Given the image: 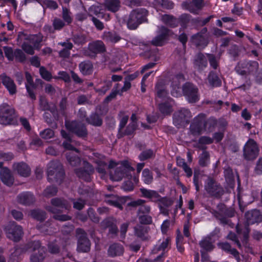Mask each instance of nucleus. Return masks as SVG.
<instances>
[{
	"label": "nucleus",
	"instance_id": "nucleus-41",
	"mask_svg": "<svg viewBox=\"0 0 262 262\" xmlns=\"http://www.w3.org/2000/svg\"><path fill=\"white\" fill-rule=\"evenodd\" d=\"M47 214L45 211L40 209L33 210L31 212L32 218L40 222H43L46 219Z\"/></svg>",
	"mask_w": 262,
	"mask_h": 262
},
{
	"label": "nucleus",
	"instance_id": "nucleus-34",
	"mask_svg": "<svg viewBox=\"0 0 262 262\" xmlns=\"http://www.w3.org/2000/svg\"><path fill=\"white\" fill-rule=\"evenodd\" d=\"M149 228L143 226L141 225H137L134 227V231L135 235L143 241L148 239L147 236Z\"/></svg>",
	"mask_w": 262,
	"mask_h": 262
},
{
	"label": "nucleus",
	"instance_id": "nucleus-64",
	"mask_svg": "<svg viewBox=\"0 0 262 262\" xmlns=\"http://www.w3.org/2000/svg\"><path fill=\"white\" fill-rule=\"evenodd\" d=\"M4 51L6 57L10 61H12L14 59V51L11 47H4Z\"/></svg>",
	"mask_w": 262,
	"mask_h": 262
},
{
	"label": "nucleus",
	"instance_id": "nucleus-30",
	"mask_svg": "<svg viewBox=\"0 0 262 262\" xmlns=\"http://www.w3.org/2000/svg\"><path fill=\"white\" fill-rule=\"evenodd\" d=\"M0 177L2 181L8 186L13 184L14 178L11 174L10 170L7 168H4L0 172Z\"/></svg>",
	"mask_w": 262,
	"mask_h": 262
},
{
	"label": "nucleus",
	"instance_id": "nucleus-1",
	"mask_svg": "<svg viewBox=\"0 0 262 262\" xmlns=\"http://www.w3.org/2000/svg\"><path fill=\"white\" fill-rule=\"evenodd\" d=\"M51 205L47 206L46 209L53 214V218L57 221L64 222L71 220V217L67 214H61V209L70 210L71 205L68 201L62 198H54L51 200Z\"/></svg>",
	"mask_w": 262,
	"mask_h": 262
},
{
	"label": "nucleus",
	"instance_id": "nucleus-25",
	"mask_svg": "<svg viewBox=\"0 0 262 262\" xmlns=\"http://www.w3.org/2000/svg\"><path fill=\"white\" fill-rule=\"evenodd\" d=\"M17 201L20 204L29 206L35 202V198L32 193L29 192H25L19 194L17 196Z\"/></svg>",
	"mask_w": 262,
	"mask_h": 262
},
{
	"label": "nucleus",
	"instance_id": "nucleus-46",
	"mask_svg": "<svg viewBox=\"0 0 262 262\" xmlns=\"http://www.w3.org/2000/svg\"><path fill=\"white\" fill-rule=\"evenodd\" d=\"M159 110L164 115H169L172 112L171 106L166 102L159 104Z\"/></svg>",
	"mask_w": 262,
	"mask_h": 262
},
{
	"label": "nucleus",
	"instance_id": "nucleus-21",
	"mask_svg": "<svg viewBox=\"0 0 262 262\" xmlns=\"http://www.w3.org/2000/svg\"><path fill=\"white\" fill-rule=\"evenodd\" d=\"M145 203V200L138 199L128 203L127 206L134 208L139 207L137 211L138 215L148 214L150 212V207L148 205H144Z\"/></svg>",
	"mask_w": 262,
	"mask_h": 262
},
{
	"label": "nucleus",
	"instance_id": "nucleus-29",
	"mask_svg": "<svg viewBox=\"0 0 262 262\" xmlns=\"http://www.w3.org/2000/svg\"><path fill=\"white\" fill-rule=\"evenodd\" d=\"M193 64L194 67L199 70H202L206 67L207 61L205 55L201 52L196 54L194 57Z\"/></svg>",
	"mask_w": 262,
	"mask_h": 262
},
{
	"label": "nucleus",
	"instance_id": "nucleus-18",
	"mask_svg": "<svg viewBox=\"0 0 262 262\" xmlns=\"http://www.w3.org/2000/svg\"><path fill=\"white\" fill-rule=\"evenodd\" d=\"M88 50L90 51V53H85V55L93 58H95L97 54L105 52L106 51V48L102 41L96 40L89 44Z\"/></svg>",
	"mask_w": 262,
	"mask_h": 262
},
{
	"label": "nucleus",
	"instance_id": "nucleus-27",
	"mask_svg": "<svg viewBox=\"0 0 262 262\" xmlns=\"http://www.w3.org/2000/svg\"><path fill=\"white\" fill-rule=\"evenodd\" d=\"M124 248L122 245L114 243L110 246L107 254L109 256L115 257L120 256L123 254Z\"/></svg>",
	"mask_w": 262,
	"mask_h": 262
},
{
	"label": "nucleus",
	"instance_id": "nucleus-47",
	"mask_svg": "<svg viewBox=\"0 0 262 262\" xmlns=\"http://www.w3.org/2000/svg\"><path fill=\"white\" fill-rule=\"evenodd\" d=\"M45 254L43 250H39L37 253H34L31 256V262H42L45 257Z\"/></svg>",
	"mask_w": 262,
	"mask_h": 262
},
{
	"label": "nucleus",
	"instance_id": "nucleus-55",
	"mask_svg": "<svg viewBox=\"0 0 262 262\" xmlns=\"http://www.w3.org/2000/svg\"><path fill=\"white\" fill-rule=\"evenodd\" d=\"M72 201L73 203V208L78 210H82L86 204V201L80 198L73 199Z\"/></svg>",
	"mask_w": 262,
	"mask_h": 262
},
{
	"label": "nucleus",
	"instance_id": "nucleus-50",
	"mask_svg": "<svg viewBox=\"0 0 262 262\" xmlns=\"http://www.w3.org/2000/svg\"><path fill=\"white\" fill-rule=\"evenodd\" d=\"M68 105V100L66 97H63L59 103V111L60 114L67 117L66 110Z\"/></svg>",
	"mask_w": 262,
	"mask_h": 262
},
{
	"label": "nucleus",
	"instance_id": "nucleus-48",
	"mask_svg": "<svg viewBox=\"0 0 262 262\" xmlns=\"http://www.w3.org/2000/svg\"><path fill=\"white\" fill-rule=\"evenodd\" d=\"M182 6L184 9L188 10L191 13L195 14H199L200 10L195 7V6L191 2L189 3L187 2H183Z\"/></svg>",
	"mask_w": 262,
	"mask_h": 262
},
{
	"label": "nucleus",
	"instance_id": "nucleus-6",
	"mask_svg": "<svg viewBox=\"0 0 262 262\" xmlns=\"http://www.w3.org/2000/svg\"><path fill=\"white\" fill-rule=\"evenodd\" d=\"M65 126L68 130L80 138H85L88 136L86 126L84 123L80 121L66 120Z\"/></svg>",
	"mask_w": 262,
	"mask_h": 262
},
{
	"label": "nucleus",
	"instance_id": "nucleus-51",
	"mask_svg": "<svg viewBox=\"0 0 262 262\" xmlns=\"http://www.w3.org/2000/svg\"><path fill=\"white\" fill-rule=\"evenodd\" d=\"M58 191L57 188L54 186L47 187L43 191V195L47 198H50L56 195Z\"/></svg>",
	"mask_w": 262,
	"mask_h": 262
},
{
	"label": "nucleus",
	"instance_id": "nucleus-37",
	"mask_svg": "<svg viewBox=\"0 0 262 262\" xmlns=\"http://www.w3.org/2000/svg\"><path fill=\"white\" fill-rule=\"evenodd\" d=\"M80 72L84 75H91L93 71V65L91 61L85 60L79 64Z\"/></svg>",
	"mask_w": 262,
	"mask_h": 262
},
{
	"label": "nucleus",
	"instance_id": "nucleus-13",
	"mask_svg": "<svg viewBox=\"0 0 262 262\" xmlns=\"http://www.w3.org/2000/svg\"><path fill=\"white\" fill-rule=\"evenodd\" d=\"M76 232L78 239L77 250L79 252H89L91 248V243L87 234L81 228L77 229Z\"/></svg>",
	"mask_w": 262,
	"mask_h": 262
},
{
	"label": "nucleus",
	"instance_id": "nucleus-56",
	"mask_svg": "<svg viewBox=\"0 0 262 262\" xmlns=\"http://www.w3.org/2000/svg\"><path fill=\"white\" fill-rule=\"evenodd\" d=\"M142 176L144 178L143 181L147 184H150L153 180L151 172L148 169H144L142 171Z\"/></svg>",
	"mask_w": 262,
	"mask_h": 262
},
{
	"label": "nucleus",
	"instance_id": "nucleus-33",
	"mask_svg": "<svg viewBox=\"0 0 262 262\" xmlns=\"http://www.w3.org/2000/svg\"><path fill=\"white\" fill-rule=\"evenodd\" d=\"M137 123L136 122H130L126 126L124 130H122L118 133V138L120 139L125 136H132L135 134L137 127Z\"/></svg>",
	"mask_w": 262,
	"mask_h": 262
},
{
	"label": "nucleus",
	"instance_id": "nucleus-32",
	"mask_svg": "<svg viewBox=\"0 0 262 262\" xmlns=\"http://www.w3.org/2000/svg\"><path fill=\"white\" fill-rule=\"evenodd\" d=\"M155 93L156 96L160 98H164L167 96L168 93L163 80H158L155 86Z\"/></svg>",
	"mask_w": 262,
	"mask_h": 262
},
{
	"label": "nucleus",
	"instance_id": "nucleus-63",
	"mask_svg": "<svg viewBox=\"0 0 262 262\" xmlns=\"http://www.w3.org/2000/svg\"><path fill=\"white\" fill-rule=\"evenodd\" d=\"M202 127H201L200 125H196V124L192 123L190 126V129L191 133L194 135H199L201 134Z\"/></svg>",
	"mask_w": 262,
	"mask_h": 262
},
{
	"label": "nucleus",
	"instance_id": "nucleus-15",
	"mask_svg": "<svg viewBox=\"0 0 262 262\" xmlns=\"http://www.w3.org/2000/svg\"><path fill=\"white\" fill-rule=\"evenodd\" d=\"M258 148L256 142L250 139L244 146L243 149V156L247 160H253L258 155Z\"/></svg>",
	"mask_w": 262,
	"mask_h": 262
},
{
	"label": "nucleus",
	"instance_id": "nucleus-57",
	"mask_svg": "<svg viewBox=\"0 0 262 262\" xmlns=\"http://www.w3.org/2000/svg\"><path fill=\"white\" fill-rule=\"evenodd\" d=\"M95 163L97 164V171L101 174H105L106 173L105 167L107 166V163L100 160H96Z\"/></svg>",
	"mask_w": 262,
	"mask_h": 262
},
{
	"label": "nucleus",
	"instance_id": "nucleus-17",
	"mask_svg": "<svg viewBox=\"0 0 262 262\" xmlns=\"http://www.w3.org/2000/svg\"><path fill=\"white\" fill-rule=\"evenodd\" d=\"M101 226L104 229H108V234L112 238L116 237L119 232L115 218L110 216L104 219L101 223Z\"/></svg>",
	"mask_w": 262,
	"mask_h": 262
},
{
	"label": "nucleus",
	"instance_id": "nucleus-40",
	"mask_svg": "<svg viewBox=\"0 0 262 262\" xmlns=\"http://www.w3.org/2000/svg\"><path fill=\"white\" fill-rule=\"evenodd\" d=\"M224 173L226 182L230 187L233 188L234 186L235 181L232 169L229 167L225 169Z\"/></svg>",
	"mask_w": 262,
	"mask_h": 262
},
{
	"label": "nucleus",
	"instance_id": "nucleus-10",
	"mask_svg": "<svg viewBox=\"0 0 262 262\" xmlns=\"http://www.w3.org/2000/svg\"><path fill=\"white\" fill-rule=\"evenodd\" d=\"M5 231L7 237L16 242L20 241L23 234L22 227L14 222H9L5 227Z\"/></svg>",
	"mask_w": 262,
	"mask_h": 262
},
{
	"label": "nucleus",
	"instance_id": "nucleus-20",
	"mask_svg": "<svg viewBox=\"0 0 262 262\" xmlns=\"http://www.w3.org/2000/svg\"><path fill=\"white\" fill-rule=\"evenodd\" d=\"M245 217L248 225L262 222V214L258 209L249 210L245 213Z\"/></svg>",
	"mask_w": 262,
	"mask_h": 262
},
{
	"label": "nucleus",
	"instance_id": "nucleus-44",
	"mask_svg": "<svg viewBox=\"0 0 262 262\" xmlns=\"http://www.w3.org/2000/svg\"><path fill=\"white\" fill-rule=\"evenodd\" d=\"M101 6H92L90 8V11L93 13L94 14L96 15L98 18H105L107 19L110 17L109 14H104L101 12Z\"/></svg>",
	"mask_w": 262,
	"mask_h": 262
},
{
	"label": "nucleus",
	"instance_id": "nucleus-53",
	"mask_svg": "<svg viewBox=\"0 0 262 262\" xmlns=\"http://www.w3.org/2000/svg\"><path fill=\"white\" fill-rule=\"evenodd\" d=\"M14 58L15 57L16 60L20 62H24L26 60V56L23 51L19 49L15 50L14 51Z\"/></svg>",
	"mask_w": 262,
	"mask_h": 262
},
{
	"label": "nucleus",
	"instance_id": "nucleus-5",
	"mask_svg": "<svg viewBox=\"0 0 262 262\" xmlns=\"http://www.w3.org/2000/svg\"><path fill=\"white\" fill-rule=\"evenodd\" d=\"M204 189L209 196L217 199L221 198L225 192L221 184L211 176H208L205 180Z\"/></svg>",
	"mask_w": 262,
	"mask_h": 262
},
{
	"label": "nucleus",
	"instance_id": "nucleus-38",
	"mask_svg": "<svg viewBox=\"0 0 262 262\" xmlns=\"http://www.w3.org/2000/svg\"><path fill=\"white\" fill-rule=\"evenodd\" d=\"M140 191L143 197L150 199L151 201L157 202V199L160 198V194L155 190H148L145 188H140Z\"/></svg>",
	"mask_w": 262,
	"mask_h": 262
},
{
	"label": "nucleus",
	"instance_id": "nucleus-31",
	"mask_svg": "<svg viewBox=\"0 0 262 262\" xmlns=\"http://www.w3.org/2000/svg\"><path fill=\"white\" fill-rule=\"evenodd\" d=\"M191 41L197 47L204 48L208 43L206 35H202L198 33L191 36Z\"/></svg>",
	"mask_w": 262,
	"mask_h": 262
},
{
	"label": "nucleus",
	"instance_id": "nucleus-9",
	"mask_svg": "<svg viewBox=\"0 0 262 262\" xmlns=\"http://www.w3.org/2000/svg\"><path fill=\"white\" fill-rule=\"evenodd\" d=\"M258 67V63L256 61H244L242 63L238 62L235 70L238 74L244 76L256 73Z\"/></svg>",
	"mask_w": 262,
	"mask_h": 262
},
{
	"label": "nucleus",
	"instance_id": "nucleus-54",
	"mask_svg": "<svg viewBox=\"0 0 262 262\" xmlns=\"http://www.w3.org/2000/svg\"><path fill=\"white\" fill-rule=\"evenodd\" d=\"M154 155V151L152 149H149L143 151L139 156L140 161H145L151 158Z\"/></svg>",
	"mask_w": 262,
	"mask_h": 262
},
{
	"label": "nucleus",
	"instance_id": "nucleus-8",
	"mask_svg": "<svg viewBox=\"0 0 262 262\" xmlns=\"http://www.w3.org/2000/svg\"><path fill=\"white\" fill-rule=\"evenodd\" d=\"M133 170L127 161H123L121 165L115 169L114 173L111 174V178L115 181H119L125 177L131 179L132 176L130 172Z\"/></svg>",
	"mask_w": 262,
	"mask_h": 262
},
{
	"label": "nucleus",
	"instance_id": "nucleus-58",
	"mask_svg": "<svg viewBox=\"0 0 262 262\" xmlns=\"http://www.w3.org/2000/svg\"><path fill=\"white\" fill-rule=\"evenodd\" d=\"M88 215L90 220L95 223H98L100 221V218L98 216L92 208H89L87 210Z\"/></svg>",
	"mask_w": 262,
	"mask_h": 262
},
{
	"label": "nucleus",
	"instance_id": "nucleus-2",
	"mask_svg": "<svg viewBox=\"0 0 262 262\" xmlns=\"http://www.w3.org/2000/svg\"><path fill=\"white\" fill-rule=\"evenodd\" d=\"M217 210H212L211 212L219 223L225 226L228 225L233 227L234 224L229 218L235 216V211L233 208H227L223 204L219 203L217 206Z\"/></svg>",
	"mask_w": 262,
	"mask_h": 262
},
{
	"label": "nucleus",
	"instance_id": "nucleus-7",
	"mask_svg": "<svg viewBox=\"0 0 262 262\" xmlns=\"http://www.w3.org/2000/svg\"><path fill=\"white\" fill-rule=\"evenodd\" d=\"M43 250L41 247V243L39 241H30L24 245L15 247L14 251L11 254V257L18 261V256L21 254L28 251L34 252L36 250Z\"/></svg>",
	"mask_w": 262,
	"mask_h": 262
},
{
	"label": "nucleus",
	"instance_id": "nucleus-26",
	"mask_svg": "<svg viewBox=\"0 0 262 262\" xmlns=\"http://www.w3.org/2000/svg\"><path fill=\"white\" fill-rule=\"evenodd\" d=\"M101 6H103L108 11L115 13L120 9L121 2L120 0H104Z\"/></svg>",
	"mask_w": 262,
	"mask_h": 262
},
{
	"label": "nucleus",
	"instance_id": "nucleus-36",
	"mask_svg": "<svg viewBox=\"0 0 262 262\" xmlns=\"http://www.w3.org/2000/svg\"><path fill=\"white\" fill-rule=\"evenodd\" d=\"M85 121L94 126H101L103 123L102 118L96 112L92 113L89 117L86 118Z\"/></svg>",
	"mask_w": 262,
	"mask_h": 262
},
{
	"label": "nucleus",
	"instance_id": "nucleus-39",
	"mask_svg": "<svg viewBox=\"0 0 262 262\" xmlns=\"http://www.w3.org/2000/svg\"><path fill=\"white\" fill-rule=\"evenodd\" d=\"M209 85L212 87H217L221 85V80L217 74L214 71H210L207 77Z\"/></svg>",
	"mask_w": 262,
	"mask_h": 262
},
{
	"label": "nucleus",
	"instance_id": "nucleus-35",
	"mask_svg": "<svg viewBox=\"0 0 262 262\" xmlns=\"http://www.w3.org/2000/svg\"><path fill=\"white\" fill-rule=\"evenodd\" d=\"M212 235H208L201 241L199 245L204 250L210 252L214 248V246L212 242Z\"/></svg>",
	"mask_w": 262,
	"mask_h": 262
},
{
	"label": "nucleus",
	"instance_id": "nucleus-28",
	"mask_svg": "<svg viewBox=\"0 0 262 262\" xmlns=\"http://www.w3.org/2000/svg\"><path fill=\"white\" fill-rule=\"evenodd\" d=\"M105 202L112 206L117 207L120 210L123 209L121 204V199L117 195L112 194H104Z\"/></svg>",
	"mask_w": 262,
	"mask_h": 262
},
{
	"label": "nucleus",
	"instance_id": "nucleus-52",
	"mask_svg": "<svg viewBox=\"0 0 262 262\" xmlns=\"http://www.w3.org/2000/svg\"><path fill=\"white\" fill-rule=\"evenodd\" d=\"M139 222L142 225H150L152 223V217L148 214L138 215Z\"/></svg>",
	"mask_w": 262,
	"mask_h": 262
},
{
	"label": "nucleus",
	"instance_id": "nucleus-42",
	"mask_svg": "<svg viewBox=\"0 0 262 262\" xmlns=\"http://www.w3.org/2000/svg\"><path fill=\"white\" fill-rule=\"evenodd\" d=\"M72 41L77 45H83L87 42L86 36L82 33H77L73 35Z\"/></svg>",
	"mask_w": 262,
	"mask_h": 262
},
{
	"label": "nucleus",
	"instance_id": "nucleus-60",
	"mask_svg": "<svg viewBox=\"0 0 262 262\" xmlns=\"http://www.w3.org/2000/svg\"><path fill=\"white\" fill-rule=\"evenodd\" d=\"M39 73L41 77L47 81H50L52 79V75L43 67H41L39 69Z\"/></svg>",
	"mask_w": 262,
	"mask_h": 262
},
{
	"label": "nucleus",
	"instance_id": "nucleus-24",
	"mask_svg": "<svg viewBox=\"0 0 262 262\" xmlns=\"http://www.w3.org/2000/svg\"><path fill=\"white\" fill-rule=\"evenodd\" d=\"M13 168L22 177H28L31 174L30 167L24 162L15 163L13 165Z\"/></svg>",
	"mask_w": 262,
	"mask_h": 262
},
{
	"label": "nucleus",
	"instance_id": "nucleus-4",
	"mask_svg": "<svg viewBox=\"0 0 262 262\" xmlns=\"http://www.w3.org/2000/svg\"><path fill=\"white\" fill-rule=\"evenodd\" d=\"M47 174L50 182L60 184L64 176L61 163L57 160L51 161L48 164Z\"/></svg>",
	"mask_w": 262,
	"mask_h": 262
},
{
	"label": "nucleus",
	"instance_id": "nucleus-22",
	"mask_svg": "<svg viewBox=\"0 0 262 262\" xmlns=\"http://www.w3.org/2000/svg\"><path fill=\"white\" fill-rule=\"evenodd\" d=\"M216 120L214 119H209L207 120H205V116L204 115H199L195 117L193 120V123L196 125H200L202 128H206L208 126L209 128L211 127H214L216 125Z\"/></svg>",
	"mask_w": 262,
	"mask_h": 262
},
{
	"label": "nucleus",
	"instance_id": "nucleus-61",
	"mask_svg": "<svg viewBox=\"0 0 262 262\" xmlns=\"http://www.w3.org/2000/svg\"><path fill=\"white\" fill-rule=\"evenodd\" d=\"M157 199V202H159V204H161L162 206L165 207H169L173 204V201L167 198H162L160 195V198Z\"/></svg>",
	"mask_w": 262,
	"mask_h": 262
},
{
	"label": "nucleus",
	"instance_id": "nucleus-45",
	"mask_svg": "<svg viewBox=\"0 0 262 262\" xmlns=\"http://www.w3.org/2000/svg\"><path fill=\"white\" fill-rule=\"evenodd\" d=\"M104 38L107 41L116 43L121 39V37L115 32H108L105 33Z\"/></svg>",
	"mask_w": 262,
	"mask_h": 262
},
{
	"label": "nucleus",
	"instance_id": "nucleus-16",
	"mask_svg": "<svg viewBox=\"0 0 262 262\" xmlns=\"http://www.w3.org/2000/svg\"><path fill=\"white\" fill-rule=\"evenodd\" d=\"M75 172L80 179L90 182L91 180V176L94 172V168L90 163L84 161L83 166L76 169Z\"/></svg>",
	"mask_w": 262,
	"mask_h": 262
},
{
	"label": "nucleus",
	"instance_id": "nucleus-3",
	"mask_svg": "<svg viewBox=\"0 0 262 262\" xmlns=\"http://www.w3.org/2000/svg\"><path fill=\"white\" fill-rule=\"evenodd\" d=\"M148 11L144 8H137L129 13L126 24L130 30H135L142 23L147 21Z\"/></svg>",
	"mask_w": 262,
	"mask_h": 262
},
{
	"label": "nucleus",
	"instance_id": "nucleus-11",
	"mask_svg": "<svg viewBox=\"0 0 262 262\" xmlns=\"http://www.w3.org/2000/svg\"><path fill=\"white\" fill-rule=\"evenodd\" d=\"M182 91L184 96L189 103H196L199 100L198 88L193 83H185L182 86Z\"/></svg>",
	"mask_w": 262,
	"mask_h": 262
},
{
	"label": "nucleus",
	"instance_id": "nucleus-12",
	"mask_svg": "<svg viewBox=\"0 0 262 262\" xmlns=\"http://www.w3.org/2000/svg\"><path fill=\"white\" fill-rule=\"evenodd\" d=\"M191 117V113L188 110L181 109L173 114V123L178 128L184 127L189 123Z\"/></svg>",
	"mask_w": 262,
	"mask_h": 262
},
{
	"label": "nucleus",
	"instance_id": "nucleus-49",
	"mask_svg": "<svg viewBox=\"0 0 262 262\" xmlns=\"http://www.w3.org/2000/svg\"><path fill=\"white\" fill-rule=\"evenodd\" d=\"M210 155L208 152L204 151L199 157V163L202 167L206 166L209 161Z\"/></svg>",
	"mask_w": 262,
	"mask_h": 262
},
{
	"label": "nucleus",
	"instance_id": "nucleus-62",
	"mask_svg": "<svg viewBox=\"0 0 262 262\" xmlns=\"http://www.w3.org/2000/svg\"><path fill=\"white\" fill-rule=\"evenodd\" d=\"M40 135L45 139H49L54 137V132L52 129L47 128L40 132Z\"/></svg>",
	"mask_w": 262,
	"mask_h": 262
},
{
	"label": "nucleus",
	"instance_id": "nucleus-14",
	"mask_svg": "<svg viewBox=\"0 0 262 262\" xmlns=\"http://www.w3.org/2000/svg\"><path fill=\"white\" fill-rule=\"evenodd\" d=\"M15 111L7 103L0 105V123L4 125L10 124L13 120Z\"/></svg>",
	"mask_w": 262,
	"mask_h": 262
},
{
	"label": "nucleus",
	"instance_id": "nucleus-59",
	"mask_svg": "<svg viewBox=\"0 0 262 262\" xmlns=\"http://www.w3.org/2000/svg\"><path fill=\"white\" fill-rule=\"evenodd\" d=\"M77 102L79 105L92 104V102L90 100V98L85 95H80L77 98Z\"/></svg>",
	"mask_w": 262,
	"mask_h": 262
},
{
	"label": "nucleus",
	"instance_id": "nucleus-19",
	"mask_svg": "<svg viewBox=\"0 0 262 262\" xmlns=\"http://www.w3.org/2000/svg\"><path fill=\"white\" fill-rule=\"evenodd\" d=\"M43 36L41 34L36 35H27L23 32H19L17 40L22 41L23 40H29L33 44L34 48L39 49V43L42 41Z\"/></svg>",
	"mask_w": 262,
	"mask_h": 262
},
{
	"label": "nucleus",
	"instance_id": "nucleus-23",
	"mask_svg": "<svg viewBox=\"0 0 262 262\" xmlns=\"http://www.w3.org/2000/svg\"><path fill=\"white\" fill-rule=\"evenodd\" d=\"M3 84L6 87L9 94L13 95L16 93V85L13 79L6 76L5 74H2L0 76Z\"/></svg>",
	"mask_w": 262,
	"mask_h": 262
},
{
	"label": "nucleus",
	"instance_id": "nucleus-43",
	"mask_svg": "<svg viewBox=\"0 0 262 262\" xmlns=\"http://www.w3.org/2000/svg\"><path fill=\"white\" fill-rule=\"evenodd\" d=\"M162 21L166 25L174 28L177 26V21L173 16L165 14L162 16Z\"/></svg>",
	"mask_w": 262,
	"mask_h": 262
}]
</instances>
